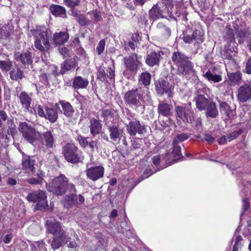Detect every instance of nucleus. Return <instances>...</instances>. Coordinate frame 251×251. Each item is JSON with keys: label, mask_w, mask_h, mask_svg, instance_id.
<instances>
[{"label": "nucleus", "mask_w": 251, "mask_h": 251, "mask_svg": "<svg viewBox=\"0 0 251 251\" xmlns=\"http://www.w3.org/2000/svg\"><path fill=\"white\" fill-rule=\"evenodd\" d=\"M188 58L180 52H174L172 56V59L174 63L178 67Z\"/></svg>", "instance_id": "29"}, {"label": "nucleus", "mask_w": 251, "mask_h": 251, "mask_svg": "<svg viewBox=\"0 0 251 251\" xmlns=\"http://www.w3.org/2000/svg\"><path fill=\"white\" fill-rule=\"evenodd\" d=\"M14 57L17 61H20L23 65H29L32 62L31 53L28 51L23 53L16 52Z\"/></svg>", "instance_id": "21"}, {"label": "nucleus", "mask_w": 251, "mask_h": 251, "mask_svg": "<svg viewBox=\"0 0 251 251\" xmlns=\"http://www.w3.org/2000/svg\"><path fill=\"white\" fill-rule=\"evenodd\" d=\"M197 107L200 110L205 109L209 103L203 95H199L195 99Z\"/></svg>", "instance_id": "34"}, {"label": "nucleus", "mask_w": 251, "mask_h": 251, "mask_svg": "<svg viewBox=\"0 0 251 251\" xmlns=\"http://www.w3.org/2000/svg\"><path fill=\"white\" fill-rule=\"evenodd\" d=\"M177 68L179 73L187 77L193 75L195 74L193 63L188 58Z\"/></svg>", "instance_id": "18"}, {"label": "nucleus", "mask_w": 251, "mask_h": 251, "mask_svg": "<svg viewBox=\"0 0 251 251\" xmlns=\"http://www.w3.org/2000/svg\"><path fill=\"white\" fill-rule=\"evenodd\" d=\"M173 149L172 151V153L174 155L175 158H178L181 155L180 153L181 147L179 145L176 144L175 145L173 143Z\"/></svg>", "instance_id": "45"}, {"label": "nucleus", "mask_w": 251, "mask_h": 251, "mask_svg": "<svg viewBox=\"0 0 251 251\" xmlns=\"http://www.w3.org/2000/svg\"><path fill=\"white\" fill-rule=\"evenodd\" d=\"M205 109L206 110L205 114L207 117L214 118L218 115L216 104L213 102H209Z\"/></svg>", "instance_id": "32"}, {"label": "nucleus", "mask_w": 251, "mask_h": 251, "mask_svg": "<svg viewBox=\"0 0 251 251\" xmlns=\"http://www.w3.org/2000/svg\"><path fill=\"white\" fill-rule=\"evenodd\" d=\"M126 71L131 73L136 72L139 68V62L136 54L132 55L124 59Z\"/></svg>", "instance_id": "16"}, {"label": "nucleus", "mask_w": 251, "mask_h": 251, "mask_svg": "<svg viewBox=\"0 0 251 251\" xmlns=\"http://www.w3.org/2000/svg\"><path fill=\"white\" fill-rule=\"evenodd\" d=\"M89 128L90 132L93 136L100 133L102 128L100 121L94 118L91 119L90 120Z\"/></svg>", "instance_id": "25"}, {"label": "nucleus", "mask_w": 251, "mask_h": 251, "mask_svg": "<svg viewBox=\"0 0 251 251\" xmlns=\"http://www.w3.org/2000/svg\"><path fill=\"white\" fill-rule=\"evenodd\" d=\"M68 185V179L64 175H61L47 183L46 189L55 195L61 196L66 192Z\"/></svg>", "instance_id": "3"}, {"label": "nucleus", "mask_w": 251, "mask_h": 251, "mask_svg": "<svg viewBox=\"0 0 251 251\" xmlns=\"http://www.w3.org/2000/svg\"><path fill=\"white\" fill-rule=\"evenodd\" d=\"M171 108L169 104L161 102L158 105L157 111L159 115L169 117L171 115Z\"/></svg>", "instance_id": "28"}, {"label": "nucleus", "mask_w": 251, "mask_h": 251, "mask_svg": "<svg viewBox=\"0 0 251 251\" xmlns=\"http://www.w3.org/2000/svg\"><path fill=\"white\" fill-rule=\"evenodd\" d=\"M76 66V60L75 58L66 60L61 65V74H64L66 71L74 70Z\"/></svg>", "instance_id": "27"}, {"label": "nucleus", "mask_w": 251, "mask_h": 251, "mask_svg": "<svg viewBox=\"0 0 251 251\" xmlns=\"http://www.w3.org/2000/svg\"><path fill=\"white\" fill-rule=\"evenodd\" d=\"M153 163L154 165H158L160 161V156L158 155H155L152 158Z\"/></svg>", "instance_id": "64"}, {"label": "nucleus", "mask_w": 251, "mask_h": 251, "mask_svg": "<svg viewBox=\"0 0 251 251\" xmlns=\"http://www.w3.org/2000/svg\"><path fill=\"white\" fill-rule=\"evenodd\" d=\"M157 32L164 38H168L171 35L170 29L162 23H159L156 26Z\"/></svg>", "instance_id": "35"}, {"label": "nucleus", "mask_w": 251, "mask_h": 251, "mask_svg": "<svg viewBox=\"0 0 251 251\" xmlns=\"http://www.w3.org/2000/svg\"><path fill=\"white\" fill-rule=\"evenodd\" d=\"M155 89L158 94L162 95L164 93L168 94V97H173L174 87L168 81L163 79H159L155 83Z\"/></svg>", "instance_id": "10"}, {"label": "nucleus", "mask_w": 251, "mask_h": 251, "mask_svg": "<svg viewBox=\"0 0 251 251\" xmlns=\"http://www.w3.org/2000/svg\"><path fill=\"white\" fill-rule=\"evenodd\" d=\"M63 153L65 158L72 163H77L83 159L81 151L74 144H66L63 148Z\"/></svg>", "instance_id": "4"}, {"label": "nucleus", "mask_w": 251, "mask_h": 251, "mask_svg": "<svg viewBox=\"0 0 251 251\" xmlns=\"http://www.w3.org/2000/svg\"><path fill=\"white\" fill-rule=\"evenodd\" d=\"M46 227L47 231L52 234L53 236L65 233L60 224L52 219L47 221Z\"/></svg>", "instance_id": "14"}, {"label": "nucleus", "mask_w": 251, "mask_h": 251, "mask_svg": "<svg viewBox=\"0 0 251 251\" xmlns=\"http://www.w3.org/2000/svg\"><path fill=\"white\" fill-rule=\"evenodd\" d=\"M195 122V128L197 130H200L201 129V120L200 118H197Z\"/></svg>", "instance_id": "61"}, {"label": "nucleus", "mask_w": 251, "mask_h": 251, "mask_svg": "<svg viewBox=\"0 0 251 251\" xmlns=\"http://www.w3.org/2000/svg\"><path fill=\"white\" fill-rule=\"evenodd\" d=\"M12 66V62L9 60H0V69L2 72L9 71Z\"/></svg>", "instance_id": "42"}, {"label": "nucleus", "mask_w": 251, "mask_h": 251, "mask_svg": "<svg viewBox=\"0 0 251 251\" xmlns=\"http://www.w3.org/2000/svg\"><path fill=\"white\" fill-rule=\"evenodd\" d=\"M108 129L110 139L114 141H117L121 136L120 130L115 125L109 126Z\"/></svg>", "instance_id": "37"}, {"label": "nucleus", "mask_w": 251, "mask_h": 251, "mask_svg": "<svg viewBox=\"0 0 251 251\" xmlns=\"http://www.w3.org/2000/svg\"><path fill=\"white\" fill-rule=\"evenodd\" d=\"M240 133L241 132L239 131H235L227 135L228 141L230 142L232 140L236 139L240 135Z\"/></svg>", "instance_id": "52"}, {"label": "nucleus", "mask_w": 251, "mask_h": 251, "mask_svg": "<svg viewBox=\"0 0 251 251\" xmlns=\"http://www.w3.org/2000/svg\"><path fill=\"white\" fill-rule=\"evenodd\" d=\"M242 238L241 236H238L236 238L235 243L233 247V251H237L236 247L239 246V247H241L242 246Z\"/></svg>", "instance_id": "54"}, {"label": "nucleus", "mask_w": 251, "mask_h": 251, "mask_svg": "<svg viewBox=\"0 0 251 251\" xmlns=\"http://www.w3.org/2000/svg\"><path fill=\"white\" fill-rule=\"evenodd\" d=\"M13 28L9 24L4 26L0 29V37L2 39H6L10 36L12 34Z\"/></svg>", "instance_id": "38"}, {"label": "nucleus", "mask_w": 251, "mask_h": 251, "mask_svg": "<svg viewBox=\"0 0 251 251\" xmlns=\"http://www.w3.org/2000/svg\"><path fill=\"white\" fill-rule=\"evenodd\" d=\"M32 96V93L28 94L25 91L22 92L20 94H18V97L19 98L20 103L21 104L24 111L28 112L30 114H35L36 112V110L33 106Z\"/></svg>", "instance_id": "8"}, {"label": "nucleus", "mask_w": 251, "mask_h": 251, "mask_svg": "<svg viewBox=\"0 0 251 251\" xmlns=\"http://www.w3.org/2000/svg\"><path fill=\"white\" fill-rule=\"evenodd\" d=\"M189 137V136L186 133L179 134L174 138L173 143L175 145H176V144L179 145V144L187 140Z\"/></svg>", "instance_id": "43"}, {"label": "nucleus", "mask_w": 251, "mask_h": 251, "mask_svg": "<svg viewBox=\"0 0 251 251\" xmlns=\"http://www.w3.org/2000/svg\"><path fill=\"white\" fill-rule=\"evenodd\" d=\"M30 32L34 37V46L38 50L45 51L50 49V35L45 27L36 26L31 29Z\"/></svg>", "instance_id": "2"}, {"label": "nucleus", "mask_w": 251, "mask_h": 251, "mask_svg": "<svg viewBox=\"0 0 251 251\" xmlns=\"http://www.w3.org/2000/svg\"><path fill=\"white\" fill-rule=\"evenodd\" d=\"M203 138L204 140L207 142L208 143H212L214 142L215 140V138L212 137L210 134L208 133H205L204 134Z\"/></svg>", "instance_id": "56"}, {"label": "nucleus", "mask_w": 251, "mask_h": 251, "mask_svg": "<svg viewBox=\"0 0 251 251\" xmlns=\"http://www.w3.org/2000/svg\"><path fill=\"white\" fill-rule=\"evenodd\" d=\"M106 75L107 76L112 79L115 76V71L111 68H108L106 70Z\"/></svg>", "instance_id": "59"}, {"label": "nucleus", "mask_w": 251, "mask_h": 251, "mask_svg": "<svg viewBox=\"0 0 251 251\" xmlns=\"http://www.w3.org/2000/svg\"><path fill=\"white\" fill-rule=\"evenodd\" d=\"M27 181L28 183L31 185H41L43 183L41 180L34 177H31L28 179Z\"/></svg>", "instance_id": "53"}, {"label": "nucleus", "mask_w": 251, "mask_h": 251, "mask_svg": "<svg viewBox=\"0 0 251 251\" xmlns=\"http://www.w3.org/2000/svg\"><path fill=\"white\" fill-rule=\"evenodd\" d=\"M162 54L163 52L160 51H151L148 53L146 59V64L150 67L158 65Z\"/></svg>", "instance_id": "19"}, {"label": "nucleus", "mask_w": 251, "mask_h": 251, "mask_svg": "<svg viewBox=\"0 0 251 251\" xmlns=\"http://www.w3.org/2000/svg\"><path fill=\"white\" fill-rule=\"evenodd\" d=\"M250 202L248 199L244 198L242 200V209L244 212L246 211L250 208Z\"/></svg>", "instance_id": "50"}, {"label": "nucleus", "mask_w": 251, "mask_h": 251, "mask_svg": "<svg viewBox=\"0 0 251 251\" xmlns=\"http://www.w3.org/2000/svg\"><path fill=\"white\" fill-rule=\"evenodd\" d=\"M126 127L127 132L131 136H135L136 135H138L141 138L147 132L145 126L141 124L139 121L135 119L129 121Z\"/></svg>", "instance_id": "7"}, {"label": "nucleus", "mask_w": 251, "mask_h": 251, "mask_svg": "<svg viewBox=\"0 0 251 251\" xmlns=\"http://www.w3.org/2000/svg\"><path fill=\"white\" fill-rule=\"evenodd\" d=\"M10 78L14 80L22 79L24 76L23 71L20 69H14L10 73Z\"/></svg>", "instance_id": "40"}, {"label": "nucleus", "mask_w": 251, "mask_h": 251, "mask_svg": "<svg viewBox=\"0 0 251 251\" xmlns=\"http://www.w3.org/2000/svg\"><path fill=\"white\" fill-rule=\"evenodd\" d=\"M173 4L172 0H161L154 5L149 11L150 19L172 18Z\"/></svg>", "instance_id": "1"}, {"label": "nucleus", "mask_w": 251, "mask_h": 251, "mask_svg": "<svg viewBox=\"0 0 251 251\" xmlns=\"http://www.w3.org/2000/svg\"><path fill=\"white\" fill-rule=\"evenodd\" d=\"M41 142L47 149H52L55 139L51 131H47L43 133L41 137Z\"/></svg>", "instance_id": "20"}, {"label": "nucleus", "mask_w": 251, "mask_h": 251, "mask_svg": "<svg viewBox=\"0 0 251 251\" xmlns=\"http://www.w3.org/2000/svg\"><path fill=\"white\" fill-rule=\"evenodd\" d=\"M47 198L46 192L40 190L30 193L27 196L28 201L37 202L36 205L37 210L45 209L48 206Z\"/></svg>", "instance_id": "6"}, {"label": "nucleus", "mask_w": 251, "mask_h": 251, "mask_svg": "<svg viewBox=\"0 0 251 251\" xmlns=\"http://www.w3.org/2000/svg\"><path fill=\"white\" fill-rule=\"evenodd\" d=\"M245 70L247 74H251V57L248 59L246 63Z\"/></svg>", "instance_id": "58"}, {"label": "nucleus", "mask_w": 251, "mask_h": 251, "mask_svg": "<svg viewBox=\"0 0 251 251\" xmlns=\"http://www.w3.org/2000/svg\"><path fill=\"white\" fill-rule=\"evenodd\" d=\"M59 103L62 106V112L67 117H70L72 116L74 112V110L72 106L68 102L60 100Z\"/></svg>", "instance_id": "31"}, {"label": "nucleus", "mask_w": 251, "mask_h": 251, "mask_svg": "<svg viewBox=\"0 0 251 251\" xmlns=\"http://www.w3.org/2000/svg\"><path fill=\"white\" fill-rule=\"evenodd\" d=\"M12 236L11 234L6 235L3 238V241L6 244H9L12 239Z\"/></svg>", "instance_id": "63"}, {"label": "nucleus", "mask_w": 251, "mask_h": 251, "mask_svg": "<svg viewBox=\"0 0 251 251\" xmlns=\"http://www.w3.org/2000/svg\"><path fill=\"white\" fill-rule=\"evenodd\" d=\"M105 42L104 40H100L96 48L98 54H100L104 50Z\"/></svg>", "instance_id": "47"}, {"label": "nucleus", "mask_w": 251, "mask_h": 251, "mask_svg": "<svg viewBox=\"0 0 251 251\" xmlns=\"http://www.w3.org/2000/svg\"><path fill=\"white\" fill-rule=\"evenodd\" d=\"M183 39L186 44H199L203 42L202 37L199 35L198 31L196 30L191 35H184Z\"/></svg>", "instance_id": "22"}, {"label": "nucleus", "mask_w": 251, "mask_h": 251, "mask_svg": "<svg viewBox=\"0 0 251 251\" xmlns=\"http://www.w3.org/2000/svg\"><path fill=\"white\" fill-rule=\"evenodd\" d=\"M37 112L38 115L41 117H44L46 114V113L44 112L42 106L40 105H38L37 108Z\"/></svg>", "instance_id": "60"}, {"label": "nucleus", "mask_w": 251, "mask_h": 251, "mask_svg": "<svg viewBox=\"0 0 251 251\" xmlns=\"http://www.w3.org/2000/svg\"><path fill=\"white\" fill-rule=\"evenodd\" d=\"M142 146V141L140 139H136L132 141V147L134 149L140 148Z\"/></svg>", "instance_id": "51"}, {"label": "nucleus", "mask_w": 251, "mask_h": 251, "mask_svg": "<svg viewBox=\"0 0 251 251\" xmlns=\"http://www.w3.org/2000/svg\"><path fill=\"white\" fill-rule=\"evenodd\" d=\"M88 178L95 181L103 176L104 168L101 166H95L87 169L86 171Z\"/></svg>", "instance_id": "17"}, {"label": "nucleus", "mask_w": 251, "mask_h": 251, "mask_svg": "<svg viewBox=\"0 0 251 251\" xmlns=\"http://www.w3.org/2000/svg\"><path fill=\"white\" fill-rule=\"evenodd\" d=\"M22 165L24 169L28 170L29 171L33 172L35 170L34 160L31 159L29 156H25L23 157Z\"/></svg>", "instance_id": "33"}, {"label": "nucleus", "mask_w": 251, "mask_h": 251, "mask_svg": "<svg viewBox=\"0 0 251 251\" xmlns=\"http://www.w3.org/2000/svg\"><path fill=\"white\" fill-rule=\"evenodd\" d=\"M50 9L52 15L55 16L66 17V9L60 5H51L50 7Z\"/></svg>", "instance_id": "30"}, {"label": "nucleus", "mask_w": 251, "mask_h": 251, "mask_svg": "<svg viewBox=\"0 0 251 251\" xmlns=\"http://www.w3.org/2000/svg\"><path fill=\"white\" fill-rule=\"evenodd\" d=\"M58 50L59 52L64 57L70 55V50L66 47L59 48Z\"/></svg>", "instance_id": "49"}, {"label": "nucleus", "mask_w": 251, "mask_h": 251, "mask_svg": "<svg viewBox=\"0 0 251 251\" xmlns=\"http://www.w3.org/2000/svg\"><path fill=\"white\" fill-rule=\"evenodd\" d=\"M175 109L177 117L183 122L192 123L194 121L193 112L189 106L186 104L177 105Z\"/></svg>", "instance_id": "9"}, {"label": "nucleus", "mask_w": 251, "mask_h": 251, "mask_svg": "<svg viewBox=\"0 0 251 251\" xmlns=\"http://www.w3.org/2000/svg\"><path fill=\"white\" fill-rule=\"evenodd\" d=\"M70 239L71 237L66 235L65 233L54 235L50 243L51 247L54 250L58 249L65 243H67Z\"/></svg>", "instance_id": "15"}, {"label": "nucleus", "mask_w": 251, "mask_h": 251, "mask_svg": "<svg viewBox=\"0 0 251 251\" xmlns=\"http://www.w3.org/2000/svg\"><path fill=\"white\" fill-rule=\"evenodd\" d=\"M65 3L71 8L79 5L80 0H64Z\"/></svg>", "instance_id": "46"}, {"label": "nucleus", "mask_w": 251, "mask_h": 251, "mask_svg": "<svg viewBox=\"0 0 251 251\" xmlns=\"http://www.w3.org/2000/svg\"><path fill=\"white\" fill-rule=\"evenodd\" d=\"M19 129L23 137L32 145L34 144L40 136L39 132L26 123H20Z\"/></svg>", "instance_id": "5"}, {"label": "nucleus", "mask_w": 251, "mask_h": 251, "mask_svg": "<svg viewBox=\"0 0 251 251\" xmlns=\"http://www.w3.org/2000/svg\"><path fill=\"white\" fill-rule=\"evenodd\" d=\"M37 176L39 180H41L43 182V180H44V177L45 176V173L42 170H39L37 171Z\"/></svg>", "instance_id": "62"}, {"label": "nucleus", "mask_w": 251, "mask_h": 251, "mask_svg": "<svg viewBox=\"0 0 251 251\" xmlns=\"http://www.w3.org/2000/svg\"><path fill=\"white\" fill-rule=\"evenodd\" d=\"M203 76L211 83H218L222 81V77L220 75L214 74L210 71L203 74Z\"/></svg>", "instance_id": "36"}, {"label": "nucleus", "mask_w": 251, "mask_h": 251, "mask_svg": "<svg viewBox=\"0 0 251 251\" xmlns=\"http://www.w3.org/2000/svg\"><path fill=\"white\" fill-rule=\"evenodd\" d=\"M141 89H136L127 92L125 95L126 102L129 105H137L139 100L144 99L143 95L141 94Z\"/></svg>", "instance_id": "11"}, {"label": "nucleus", "mask_w": 251, "mask_h": 251, "mask_svg": "<svg viewBox=\"0 0 251 251\" xmlns=\"http://www.w3.org/2000/svg\"><path fill=\"white\" fill-rule=\"evenodd\" d=\"M151 79V76L149 73H143L141 74L139 80L145 86H147L150 84Z\"/></svg>", "instance_id": "44"}, {"label": "nucleus", "mask_w": 251, "mask_h": 251, "mask_svg": "<svg viewBox=\"0 0 251 251\" xmlns=\"http://www.w3.org/2000/svg\"><path fill=\"white\" fill-rule=\"evenodd\" d=\"M88 84L89 80L87 78L78 76L73 79L72 86L75 89H85Z\"/></svg>", "instance_id": "24"}, {"label": "nucleus", "mask_w": 251, "mask_h": 251, "mask_svg": "<svg viewBox=\"0 0 251 251\" xmlns=\"http://www.w3.org/2000/svg\"><path fill=\"white\" fill-rule=\"evenodd\" d=\"M228 81L230 84L238 83L241 78V74L239 72L230 73L228 75Z\"/></svg>", "instance_id": "39"}, {"label": "nucleus", "mask_w": 251, "mask_h": 251, "mask_svg": "<svg viewBox=\"0 0 251 251\" xmlns=\"http://www.w3.org/2000/svg\"><path fill=\"white\" fill-rule=\"evenodd\" d=\"M49 69L55 76L58 75L61 73L60 71H59L58 68L54 65H50Z\"/></svg>", "instance_id": "55"}, {"label": "nucleus", "mask_w": 251, "mask_h": 251, "mask_svg": "<svg viewBox=\"0 0 251 251\" xmlns=\"http://www.w3.org/2000/svg\"><path fill=\"white\" fill-rule=\"evenodd\" d=\"M77 140L82 147L85 148L88 146V142L86 138L79 135L77 137Z\"/></svg>", "instance_id": "48"}, {"label": "nucleus", "mask_w": 251, "mask_h": 251, "mask_svg": "<svg viewBox=\"0 0 251 251\" xmlns=\"http://www.w3.org/2000/svg\"><path fill=\"white\" fill-rule=\"evenodd\" d=\"M220 110L222 113L225 114L228 117H230L232 111L229 106L226 102H222L220 103Z\"/></svg>", "instance_id": "41"}, {"label": "nucleus", "mask_w": 251, "mask_h": 251, "mask_svg": "<svg viewBox=\"0 0 251 251\" xmlns=\"http://www.w3.org/2000/svg\"><path fill=\"white\" fill-rule=\"evenodd\" d=\"M238 100L244 102L251 99V79L240 86L238 90Z\"/></svg>", "instance_id": "12"}, {"label": "nucleus", "mask_w": 251, "mask_h": 251, "mask_svg": "<svg viewBox=\"0 0 251 251\" xmlns=\"http://www.w3.org/2000/svg\"><path fill=\"white\" fill-rule=\"evenodd\" d=\"M7 118V116L6 112L3 110H0V128L2 125V120L5 121Z\"/></svg>", "instance_id": "57"}, {"label": "nucleus", "mask_w": 251, "mask_h": 251, "mask_svg": "<svg viewBox=\"0 0 251 251\" xmlns=\"http://www.w3.org/2000/svg\"><path fill=\"white\" fill-rule=\"evenodd\" d=\"M55 108H46L45 118L48 119L50 123H55L58 119V103H55Z\"/></svg>", "instance_id": "23"}, {"label": "nucleus", "mask_w": 251, "mask_h": 251, "mask_svg": "<svg viewBox=\"0 0 251 251\" xmlns=\"http://www.w3.org/2000/svg\"><path fill=\"white\" fill-rule=\"evenodd\" d=\"M69 38V34L66 32L55 33L53 35V41L56 45L64 44Z\"/></svg>", "instance_id": "26"}, {"label": "nucleus", "mask_w": 251, "mask_h": 251, "mask_svg": "<svg viewBox=\"0 0 251 251\" xmlns=\"http://www.w3.org/2000/svg\"><path fill=\"white\" fill-rule=\"evenodd\" d=\"M84 201V197L81 195L71 194L66 195L62 201L64 206L67 208H71L75 204H81Z\"/></svg>", "instance_id": "13"}]
</instances>
